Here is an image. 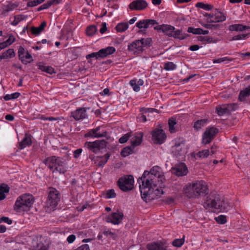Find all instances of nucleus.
Returning a JSON list of instances; mask_svg holds the SVG:
<instances>
[{
  "label": "nucleus",
  "instance_id": "obj_1",
  "mask_svg": "<svg viewBox=\"0 0 250 250\" xmlns=\"http://www.w3.org/2000/svg\"><path fill=\"white\" fill-rule=\"evenodd\" d=\"M163 176L160 167L154 166L150 171H144L142 176L138 179L141 197L144 201L147 202L163 194L161 187Z\"/></svg>",
  "mask_w": 250,
  "mask_h": 250
},
{
  "label": "nucleus",
  "instance_id": "obj_2",
  "mask_svg": "<svg viewBox=\"0 0 250 250\" xmlns=\"http://www.w3.org/2000/svg\"><path fill=\"white\" fill-rule=\"evenodd\" d=\"M203 206L206 209L212 208L218 211H227L230 207L228 202L219 194L214 192L210 193L206 197Z\"/></svg>",
  "mask_w": 250,
  "mask_h": 250
},
{
  "label": "nucleus",
  "instance_id": "obj_3",
  "mask_svg": "<svg viewBox=\"0 0 250 250\" xmlns=\"http://www.w3.org/2000/svg\"><path fill=\"white\" fill-rule=\"evenodd\" d=\"M208 190L206 183L203 180H199L188 184L185 189V193L189 198H199L207 194Z\"/></svg>",
  "mask_w": 250,
  "mask_h": 250
},
{
  "label": "nucleus",
  "instance_id": "obj_4",
  "mask_svg": "<svg viewBox=\"0 0 250 250\" xmlns=\"http://www.w3.org/2000/svg\"><path fill=\"white\" fill-rule=\"evenodd\" d=\"M43 163L53 173L58 172L64 174L67 171V163L62 158L52 156L45 159Z\"/></svg>",
  "mask_w": 250,
  "mask_h": 250
},
{
  "label": "nucleus",
  "instance_id": "obj_5",
  "mask_svg": "<svg viewBox=\"0 0 250 250\" xmlns=\"http://www.w3.org/2000/svg\"><path fill=\"white\" fill-rule=\"evenodd\" d=\"M34 202V198L29 193L22 194L19 196L15 202L14 209L17 212L27 211Z\"/></svg>",
  "mask_w": 250,
  "mask_h": 250
},
{
  "label": "nucleus",
  "instance_id": "obj_6",
  "mask_svg": "<svg viewBox=\"0 0 250 250\" xmlns=\"http://www.w3.org/2000/svg\"><path fill=\"white\" fill-rule=\"evenodd\" d=\"M134 179L132 175L121 177L118 181L120 188L123 191L126 192L133 188Z\"/></svg>",
  "mask_w": 250,
  "mask_h": 250
},
{
  "label": "nucleus",
  "instance_id": "obj_7",
  "mask_svg": "<svg viewBox=\"0 0 250 250\" xmlns=\"http://www.w3.org/2000/svg\"><path fill=\"white\" fill-rule=\"evenodd\" d=\"M61 195L59 191L53 188H50L48 189L47 204L53 208L56 207L60 200Z\"/></svg>",
  "mask_w": 250,
  "mask_h": 250
},
{
  "label": "nucleus",
  "instance_id": "obj_8",
  "mask_svg": "<svg viewBox=\"0 0 250 250\" xmlns=\"http://www.w3.org/2000/svg\"><path fill=\"white\" fill-rule=\"evenodd\" d=\"M84 146L89 150L96 153L106 148V142L104 140H97L93 142H86Z\"/></svg>",
  "mask_w": 250,
  "mask_h": 250
},
{
  "label": "nucleus",
  "instance_id": "obj_9",
  "mask_svg": "<svg viewBox=\"0 0 250 250\" xmlns=\"http://www.w3.org/2000/svg\"><path fill=\"white\" fill-rule=\"evenodd\" d=\"M218 133V129L214 127H207L202 135V143L207 145L209 144Z\"/></svg>",
  "mask_w": 250,
  "mask_h": 250
},
{
  "label": "nucleus",
  "instance_id": "obj_10",
  "mask_svg": "<svg viewBox=\"0 0 250 250\" xmlns=\"http://www.w3.org/2000/svg\"><path fill=\"white\" fill-rule=\"evenodd\" d=\"M170 151L172 155L176 158L184 156L186 153L185 143L183 141L176 142L171 147Z\"/></svg>",
  "mask_w": 250,
  "mask_h": 250
},
{
  "label": "nucleus",
  "instance_id": "obj_11",
  "mask_svg": "<svg viewBox=\"0 0 250 250\" xmlns=\"http://www.w3.org/2000/svg\"><path fill=\"white\" fill-rule=\"evenodd\" d=\"M101 126H97L96 128L90 129L87 131L85 134V137L96 138H99L105 137L107 135V132L104 130H102Z\"/></svg>",
  "mask_w": 250,
  "mask_h": 250
},
{
  "label": "nucleus",
  "instance_id": "obj_12",
  "mask_svg": "<svg viewBox=\"0 0 250 250\" xmlns=\"http://www.w3.org/2000/svg\"><path fill=\"white\" fill-rule=\"evenodd\" d=\"M170 171L177 176H183L187 174L188 169L185 163H181L172 167Z\"/></svg>",
  "mask_w": 250,
  "mask_h": 250
},
{
  "label": "nucleus",
  "instance_id": "obj_13",
  "mask_svg": "<svg viewBox=\"0 0 250 250\" xmlns=\"http://www.w3.org/2000/svg\"><path fill=\"white\" fill-rule=\"evenodd\" d=\"M18 54L20 60L24 64L30 63L33 61L31 55L21 46L19 47Z\"/></svg>",
  "mask_w": 250,
  "mask_h": 250
},
{
  "label": "nucleus",
  "instance_id": "obj_14",
  "mask_svg": "<svg viewBox=\"0 0 250 250\" xmlns=\"http://www.w3.org/2000/svg\"><path fill=\"white\" fill-rule=\"evenodd\" d=\"M152 140L155 144H162L166 139V135L161 129H155L152 132Z\"/></svg>",
  "mask_w": 250,
  "mask_h": 250
},
{
  "label": "nucleus",
  "instance_id": "obj_15",
  "mask_svg": "<svg viewBox=\"0 0 250 250\" xmlns=\"http://www.w3.org/2000/svg\"><path fill=\"white\" fill-rule=\"evenodd\" d=\"M124 214L122 212H112L105 218V221L114 225H119L122 221Z\"/></svg>",
  "mask_w": 250,
  "mask_h": 250
},
{
  "label": "nucleus",
  "instance_id": "obj_16",
  "mask_svg": "<svg viewBox=\"0 0 250 250\" xmlns=\"http://www.w3.org/2000/svg\"><path fill=\"white\" fill-rule=\"evenodd\" d=\"M148 4L145 0H135L131 2L129 5V8L131 10L141 11L146 9Z\"/></svg>",
  "mask_w": 250,
  "mask_h": 250
},
{
  "label": "nucleus",
  "instance_id": "obj_17",
  "mask_svg": "<svg viewBox=\"0 0 250 250\" xmlns=\"http://www.w3.org/2000/svg\"><path fill=\"white\" fill-rule=\"evenodd\" d=\"M71 116L76 120H83L87 117L86 109L84 107H80L76 110L71 112Z\"/></svg>",
  "mask_w": 250,
  "mask_h": 250
},
{
  "label": "nucleus",
  "instance_id": "obj_18",
  "mask_svg": "<svg viewBox=\"0 0 250 250\" xmlns=\"http://www.w3.org/2000/svg\"><path fill=\"white\" fill-rule=\"evenodd\" d=\"M142 43L140 40H136L128 45V50L134 54H139L144 51Z\"/></svg>",
  "mask_w": 250,
  "mask_h": 250
},
{
  "label": "nucleus",
  "instance_id": "obj_19",
  "mask_svg": "<svg viewBox=\"0 0 250 250\" xmlns=\"http://www.w3.org/2000/svg\"><path fill=\"white\" fill-rule=\"evenodd\" d=\"M154 29L157 31H161L166 35L170 37H171L173 30L175 29V27L171 25L164 24L155 26Z\"/></svg>",
  "mask_w": 250,
  "mask_h": 250
},
{
  "label": "nucleus",
  "instance_id": "obj_20",
  "mask_svg": "<svg viewBox=\"0 0 250 250\" xmlns=\"http://www.w3.org/2000/svg\"><path fill=\"white\" fill-rule=\"evenodd\" d=\"M144 134L143 132H140L136 133L134 135L131 134V146L132 148L140 145L142 142V138Z\"/></svg>",
  "mask_w": 250,
  "mask_h": 250
},
{
  "label": "nucleus",
  "instance_id": "obj_21",
  "mask_svg": "<svg viewBox=\"0 0 250 250\" xmlns=\"http://www.w3.org/2000/svg\"><path fill=\"white\" fill-rule=\"evenodd\" d=\"M157 22L153 20H143L138 21L136 23V25L139 28H147L150 25L151 26L155 24H157Z\"/></svg>",
  "mask_w": 250,
  "mask_h": 250
},
{
  "label": "nucleus",
  "instance_id": "obj_22",
  "mask_svg": "<svg viewBox=\"0 0 250 250\" xmlns=\"http://www.w3.org/2000/svg\"><path fill=\"white\" fill-rule=\"evenodd\" d=\"M31 137L30 134L26 133L23 140L19 143V148L21 150L26 146H30L32 144Z\"/></svg>",
  "mask_w": 250,
  "mask_h": 250
},
{
  "label": "nucleus",
  "instance_id": "obj_23",
  "mask_svg": "<svg viewBox=\"0 0 250 250\" xmlns=\"http://www.w3.org/2000/svg\"><path fill=\"white\" fill-rule=\"evenodd\" d=\"M116 51L114 47L108 46L105 48H103L99 51V54L100 58L106 57L108 55L114 53Z\"/></svg>",
  "mask_w": 250,
  "mask_h": 250
},
{
  "label": "nucleus",
  "instance_id": "obj_24",
  "mask_svg": "<svg viewBox=\"0 0 250 250\" xmlns=\"http://www.w3.org/2000/svg\"><path fill=\"white\" fill-rule=\"evenodd\" d=\"M146 248L148 250H167L163 243L160 241L148 243Z\"/></svg>",
  "mask_w": 250,
  "mask_h": 250
},
{
  "label": "nucleus",
  "instance_id": "obj_25",
  "mask_svg": "<svg viewBox=\"0 0 250 250\" xmlns=\"http://www.w3.org/2000/svg\"><path fill=\"white\" fill-rule=\"evenodd\" d=\"M110 154L108 153L103 156L96 157L94 159L95 164L98 167H103L107 163Z\"/></svg>",
  "mask_w": 250,
  "mask_h": 250
},
{
  "label": "nucleus",
  "instance_id": "obj_26",
  "mask_svg": "<svg viewBox=\"0 0 250 250\" xmlns=\"http://www.w3.org/2000/svg\"><path fill=\"white\" fill-rule=\"evenodd\" d=\"M249 29H250V26L243 25L241 24H232L229 26V30L230 31L241 32Z\"/></svg>",
  "mask_w": 250,
  "mask_h": 250
},
{
  "label": "nucleus",
  "instance_id": "obj_27",
  "mask_svg": "<svg viewBox=\"0 0 250 250\" xmlns=\"http://www.w3.org/2000/svg\"><path fill=\"white\" fill-rule=\"evenodd\" d=\"M214 19L211 21V22H219L223 21L226 20V16L224 14L218 11L217 9H215L214 11Z\"/></svg>",
  "mask_w": 250,
  "mask_h": 250
},
{
  "label": "nucleus",
  "instance_id": "obj_28",
  "mask_svg": "<svg viewBox=\"0 0 250 250\" xmlns=\"http://www.w3.org/2000/svg\"><path fill=\"white\" fill-rule=\"evenodd\" d=\"M210 154V151L209 149H204L202 151H200L197 153H192L191 154V156L197 159H203L207 158Z\"/></svg>",
  "mask_w": 250,
  "mask_h": 250
},
{
  "label": "nucleus",
  "instance_id": "obj_29",
  "mask_svg": "<svg viewBox=\"0 0 250 250\" xmlns=\"http://www.w3.org/2000/svg\"><path fill=\"white\" fill-rule=\"evenodd\" d=\"M250 96V85L239 93L238 99L242 102H246V97Z\"/></svg>",
  "mask_w": 250,
  "mask_h": 250
},
{
  "label": "nucleus",
  "instance_id": "obj_30",
  "mask_svg": "<svg viewBox=\"0 0 250 250\" xmlns=\"http://www.w3.org/2000/svg\"><path fill=\"white\" fill-rule=\"evenodd\" d=\"M137 80L132 79L129 82L130 85L136 92L139 91L140 89V86L144 84V81L142 79H139L138 81Z\"/></svg>",
  "mask_w": 250,
  "mask_h": 250
},
{
  "label": "nucleus",
  "instance_id": "obj_31",
  "mask_svg": "<svg viewBox=\"0 0 250 250\" xmlns=\"http://www.w3.org/2000/svg\"><path fill=\"white\" fill-rule=\"evenodd\" d=\"M208 120L207 119H203L196 121L194 124V129L197 131L200 130L202 127L207 124Z\"/></svg>",
  "mask_w": 250,
  "mask_h": 250
},
{
  "label": "nucleus",
  "instance_id": "obj_32",
  "mask_svg": "<svg viewBox=\"0 0 250 250\" xmlns=\"http://www.w3.org/2000/svg\"><path fill=\"white\" fill-rule=\"evenodd\" d=\"M38 68L42 71L45 72L48 74H51L54 73V69L51 66H46L42 62L38 64Z\"/></svg>",
  "mask_w": 250,
  "mask_h": 250
},
{
  "label": "nucleus",
  "instance_id": "obj_33",
  "mask_svg": "<svg viewBox=\"0 0 250 250\" xmlns=\"http://www.w3.org/2000/svg\"><path fill=\"white\" fill-rule=\"evenodd\" d=\"M15 56V52L13 49H9L4 52L0 56V59L11 58Z\"/></svg>",
  "mask_w": 250,
  "mask_h": 250
},
{
  "label": "nucleus",
  "instance_id": "obj_34",
  "mask_svg": "<svg viewBox=\"0 0 250 250\" xmlns=\"http://www.w3.org/2000/svg\"><path fill=\"white\" fill-rule=\"evenodd\" d=\"M9 187L5 185L0 186V200H3L6 198L5 193H8L9 191Z\"/></svg>",
  "mask_w": 250,
  "mask_h": 250
},
{
  "label": "nucleus",
  "instance_id": "obj_35",
  "mask_svg": "<svg viewBox=\"0 0 250 250\" xmlns=\"http://www.w3.org/2000/svg\"><path fill=\"white\" fill-rule=\"evenodd\" d=\"M171 37H173L175 39H178L179 40H184L186 37L185 35L182 33V31L180 30H176L174 29L172 31V34Z\"/></svg>",
  "mask_w": 250,
  "mask_h": 250
},
{
  "label": "nucleus",
  "instance_id": "obj_36",
  "mask_svg": "<svg viewBox=\"0 0 250 250\" xmlns=\"http://www.w3.org/2000/svg\"><path fill=\"white\" fill-rule=\"evenodd\" d=\"M128 28V24L127 22H121L118 23L116 27V30L118 32H123Z\"/></svg>",
  "mask_w": 250,
  "mask_h": 250
},
{
  "label": "nucleus",
  "instance_id": "obj_37",
  "mask_svg": "<svg viewBox=\"0 0 250 250\" xmlns=\"http://www.w3.org/2000/svg\"><path fill=\"white\" fill-rule=\"evenodd\" d=\"M216 112L219 116H223L228 113L227 108L225 104L221 106H217L216 107Z\"/></svg>",
  "mask_w": 250,
  "mask_h": 250
},
{
  "label": "nucleus",
  "instance_id": "obj_38",
  "mask_svg": "<svg viewBox=\"0 0 250 250\" xmlns=\"http://www.w3.org/2000/svg\"><path fill=\"white\" fill-rule=\"evenodd\" d=\"M16 7V5L14 3H9L6 5L3 9L1 14L6 15L10 11H12Z\"/></svg>",
  "mask_w": 250,
  "mask_h": 250
},
{
  "label": "nucleus",
  "instance_id": "obj_39",
  "mask_svg": "<svg viewBox=\"0 0 250 250\" xmlns=\"http://www.w3.org/2000/svg\"><path fill=\"white\" fill-rule=\"evenodd\" d=\"M97 31L96 26L92 25L87 27L86 33L87 36H92L97 32Z\"/></svg>",
  "mask_w": 250,
  "mask_h": 250
},
{
  "label": "nucleus",
  "instance_id": "obj_40",
  "mask_svg": "<svg viewBox=\"0 0 250 250\" xmlns=\"http://www.w3.org/2000/svg\"><path fill=\"white\" fill-rule=\"evenodd\" d=\"M195 6L196 7L200 8L206 10H210L213 8V5L208 4H205L203 2H197Z\"/></svg>",
  "mask_w": 250,
  "mask_h": 250
},
{
  "label": "nucleus",
  "instance_id": "obj_41",
  "mask_svg": "<svg viewBox=\"0 0 250 250\" xmlns=\"http://www.w3.org/2000/svg\"><path fill=\"white\" fill-rule=\"evenodd\" d=\"M20 95V93L19 92L13 93L11 94H6L3 97V99L5 101H9L10 100H13L17 99Z\"/></svg>",
  "mask_w": 250,
  "mask_h": 250
},
{
  "label": "nucleus",
  "instance_id": "obj_42",
  "mask_svg": "<svg viewBox=\"0 0 250 250\" xmlns=\"http://www.w3.org/2000/svg\"><path fill=\"white\" fill-rule=\"evenodd\" d=\"M25 19V16L23 15H18L14 17V20L11 22L13 26H16L20 21Z\"/></svg>",
  "mask_w": 250,
  "mask_h": 250
},
{
  "label": "nucleus",
  "instance_id": "obj_43",
  "mask_svg": "<svg viewBox=\"0 0 250 250\" xmlns=\"http://www.w3.org/2000/svg\"><path fill=\"white\" fill-rule=\"evenodd\" d=\"M185 236L181 239H176L172 243V245L176 247H181L184 243Z\"/></svg>",
  "mask_w": 250,
  "mask_h": 250
},
{
  "label": "nucleus",
  "instance_id": "obj_44",
  "mask_svg": "<svg viewBox=\"0 0 250 250\" xmlns=\"http://www.w3.org/2000/svg\"><path fill=\"white\" fill-rule=\"evenodd\" d=\"M225 105L227 108L228 113H230L232 111L236 110L238 107V104L235 103L229 104Z\"/></svg>",
  "mask_w": 250,
  "mask_h": 250
},
{
  "label": "nucleus",
  "instance_id": "obj_45",
  "mask_svg": "<svg viewBox=\"0 0 250 250\" xmlns=\"http://www.w3.org/2000/svg\"><path fill=\"white\" fill-rule=\"evenodd\" d=\"M141 42H142V46L143 47H149L152 45V39L151 38H148L146 39H142L140 40Z\"/></svg>",
  "mask_w": 250,
  "mask_h": 250
},
{
  "label": "nucleus",
  "instance_id": "obj_46",
  "mask_svg": "<svg viewBox=\"0 0 250 250\" xmlns=\"http://www.w3.org/2000/svg\"><path fill=\"white\" fill-rule=\"evenodd\" d=\"M133 149L134 148H132L131 146L124 148L122 151V155L124 157L128 156L132 153Z\"/></svg>",
  "mask_w": 250,
  "mask_h": 250
},
{
  "label": "nucleus",
  "instance_id": "obj_47",
  "mask_svg": "<svg viewBox=\"0 0 250 250\" xmlns=\"http://www.w3.org/2000/svg\"><path fill=\"white\" fill-rule=\"evenodd\" d=\"M45 0H34L31 1H29L27 3V7H32L42 3L44 2Z\"/></svg>",
  "mask_w": 250,
  "mask_h": 250
},
{
  "label": "nucleus",
  "instance_id": "obj_48",
  "mask_svg": "<svg viewBox=\"0 0 250 250\" xmlns=\"http://www.w3.org/2000/svg\"><path fill=\"white\" fill-rule=\"evenodd\" d=\"M233 59L231 58H229L227 57H223L221 58H219L217 59H215L213 60V63H221L224 62H229L233 61Z\"/></svg>",
  "mask_w": 250,
  "mask_h": 250
},
{
  "label": "nucleus",
  "instance_id": "obj_49",
  "mask_svg": "<svg viewBox=\"0 0 250 250\" xmlns=\"http://www.w3.org/2000/svg\"><path fill=\"white\" fill-rule=\"evenodd\" d=\"M198 40L202 42H206L208 43L215 42L213 40L212 38L209 36H200L198 37Z\"/></svg>",
  "mask_w": 250,
  "mask_h": 250
},
{
  "label": "nucleus",
  "instance_id": "obj_50",
  "mask_svg": "<svg viewBox=\"0 0 250 250\" xmlns=\"http://www.w3.org/2000/svg\"><path fill=\"white\" fill-rule=\"evenodd\" d=\"M176 122L173 119H170L168 121L169 130L171 133L175 132L174 125H176Z\"/></svg>",
  "mask_w": 250,
  "mask_h": 250
},
{
  "label": "nucleus",
  "instance_id": "obj_51",
  "mask_svg": "<svg viewBox=\"0 0 250 250\" xmlns=\"http://www.w3.org/2000/svg\"><path fill=\"white\" fill-rule=\"evenodd\" d=\"M201 31H202V29L200 28H194L192 27H189L188 29V33H192L195 35H201Z\"/></svg>",
  "mask_w": 250,
  "mask_h": 250
},
{
  "label": "nucleus",
  "instance_id": "obj_52",
  "mask_svg": "<svg viewBox=\"0 0 250 250\" xmlns=\"http://www.w3.org/2000/svg\"><path fill=\"white\" fill-rule=\"evenodd\" d=\"M131 133H127L125 134L124 135H123V136H122L119 139V141L121 144L125 143L128 141V140L129 139V138L131 137Z\"/></svg>",
  "mask_w": 250,
  "mask_h": 250
},
{
  "label": "nucleus",
  "instance_id": "obj_53",
  "mask_svg": "<svg viewBox=\"0 0 250 250\" xmlns=\"http://www.w3.org/2000/svg\"><path fill=\"white\" fill-rule=\"evenodd\" d=\"M216 221L220 224H224L227 222V218L225 215H220L215 218Z\"/></svg>",
  "mask_w": 250,
  "mask_h": 250
},
{
  "label": "nucleus",
  "instance_id": "obj_54",
  "mask_svg": "<svg viewBox=\"0 0 250 250\" xmlns=\"http://www.w3.org/2000/svg\"><path fill=\"white\" fill-rule=\"evenodd\" d=\"M164 68L167 70H173L176 68V65L172 62H168L165 63Z\"/></svg>",
  "mask_w": 250,
  "mask_h": 250
},
{
  "label": "nucleus",
  "instance_id": "obj_55",
  "mask_svg": "<svg viewBox=\"0 0 250 250\" xmlns=\"http://www.w3.org/2000/svg\"><path fill=\"white\" fill-rule=\"evenodd\" d=\"M51 6V3H50L49 0L47 2L43 4L41 6H40L37 9L38 11H40L41 10L46 9L49 8Z\"/></svg>",
  "mask_w": 250,
  "mask_h": 250
},
{
  "label": "nucleus",
  "instance_id": "obj_56",
  "mask_svg": "<svg viewBox=\"0 0 250 250\" xmlns=\"http://www.w3.org/2000/svg\"><path fill=\"white\" fill-rule=\"evenodd\" d=\"M106 196L107 198H112L116 196V193L113 189H109L107 191Z\"/></svg>",
  "mask_w": 250,
  "mask_h": 250
},
{
  "label": "nucleus",
  "instance_id": "obj_57",
  "mask_svg": "<svg viewBox=\"0 0 250 250\" xmlns=\"http://www.w3.org/2000/svg\"><path fill=\"white\" fill-rule=\"evenodd\" d=\"M4 222L8 225H10L12 223V220L8 217L2 216L0 218V223Z\"/></svg>",
  "mask_w": 250,
  "mask_h": 250
},
{
  "label": "nucleus",
  "instance_id": "obj_58",
  "mask_svg": "<svg viewBox=\"0 0 250 250\" xmlns=\"http://www.w3.org/2000/svg\"><path fill=\"white\" fill-rule=\"evenodd\" d=\"M99 56V51H98L97 52H93L91 54L87 55L86 56V58L87 59H89L91 58H95L96 59H100V56Z\"/></svg>",
  "mask_w": 250,
  "mask_h": 250
},
{
  "label": "nucleus",
  "instance_id": "obj_59",
  "mask_svg": "<svg viewBox=\"0 0 250 250\" xmlns=\"http://www.w3.org/2000/svg\"><path fill=\"white\" fill-rule=\"evenodd\" d=\"M204 16L207 17V20L208 22L212 23V22H211V21L214 19V11L209 14L206 13Z\"/></svg>",
  "mask_w": 250,
  "mask_h": 250
},
{
  "label": "nucleus",
  "instance_id": "obj_60",
  "mask_svg": "<svg viewBox=\"0 0 250 250\" xmlns=\"http://www.w3.org/2000/svg\"><path fill=\"white\" fill-rule=\"evenodd\" d=\"M31 31L32 34L35 35H39L42 32V31L38 27L35 26H33L31 27Z\"/></svg>",
  "mask_w": 250,
  "mask_h": 250
},
{
  "label": "nucleus",
  "instance_id": "obj_61",
  "mask_svg": "<svg viewBox=\"0 0 250 250\" xmlns=\"http://www.w3.org/2000/svg\"><path fill=\"white\" fill-rule=\"evenodd\" d=\"M15 41V38L14 36L10 35L8 39L5 41L8 45H11Z\"/></svg>",
  "mask_w": 250,
  "mask_h": 250
},
{
  "label": "nucleus",
  "instance_id": "obj_62",
  "mask_svg": "<svg viewBox=\"0 0 250 250\" xmlns=\"http://www.w3.org/2000/svg\"><path fill=\"white\" fill-rule=\"evenodd\" d=\"M82 151L83 150L82 148H79L75 150L74 152V157L75 158H79L81 153L82 152Z\"/></svg>",
  "mask_w": 250,
  "mask_h": 250
},
{
  "label": "nucleus",
  "instance_id": "obj_63",
  "mask_svg": "<svg viewBox=\"0 0 250 250\" xmlns=\"http://www.w3.org/2000/svg\"><path fill=\"white\" fill-rule=\"evenodd\" d=\"M138 119L139 120V121L142 122H145L147 121L146 115L143 114H139Z\"/></svg>",
  "mask_w": 250,
  "mask_h": 250
},
{
  "label": "nucleus",
  "instance_id": "obj_64",
  "mask_svg": "<svg viewBox=\"0 0 250 250\" xmlns=\"http://www.w3.org/2000/svg\"><path fill=\"white\" fill-rule=\"evenodd\" d=\"M77 250H90L89 247L87 244H84L76 249Z\"/></svg>",
  "mask_w": 250,
  "mask_h": 250
}]
</instances>
